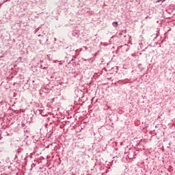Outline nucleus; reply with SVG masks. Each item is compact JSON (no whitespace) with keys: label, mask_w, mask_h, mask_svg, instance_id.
I'll return each instance as SVG.
<instances>
[{"label":"nucleus","mask_w":175,"mask_h":175,"mask_svg":"<svg viewBox=\"0 0 175 175\" xmlns=\"http://www.w3.org/2000/svg\"><path fill=\"white\" fill-rule=\"evenodd\" d=\"M156 2L157 3H158V2H165V0H157Z\"/></svg>","instance_id":"2"},{"label":"nucleus","mask_w":175,"mask_h":175,"mask_svg":"<svg viewBox=\"0 0 175 175\" xmlns=\"http://www.w3.org/2000/svg\"><path fill=\"white\" fill-rule=\"evenodd\" d=\"M112 25L115 27L117 28L118 27V22H113L112 23Z\"/></svg>","instance_id":"1"},{"label":"nucleus","mask_w":175,"mask_h":175,"mask_svg":"<svg viewBox=\"0 0 175 175\" xmlns=\"http://www.w3.org/2000/svg\"><path fill=\"white\" fill-rule=\"evenodd\" d=\"M38 36H42V35L40 34V35H38Z\"/></svg>","instance_id":"3"}]
</instances>
